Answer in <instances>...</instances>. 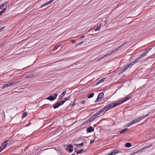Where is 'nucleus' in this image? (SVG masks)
<instances>
[{
    "label": "nucleus",
    "mask_w": 155,
    "mask_h": 155,
    "mask_svg": "<svg viewBox=\"0 0 155 155\" xmlns=\"http://www.w3.org/2000/svg\"><path fill=\"white\" fill-rule=\"evenodd\" d=\"M84 41H81V42L80 43L78 44H77L76 45V46H77V45H81V44H83V43Z\"/></svg>",
    "instance_id": "c9c22d12"
},
{
    "label": "nucleus",
    "mask_w": 155,
    "mask_h": 155,
    "mask_svg": "<svg viewBox=\"0 0 155 155\" xmlns=\"http://www.w3.org/2000/svg\"><path fill=\"white\" fill-rule=\"evenodd\" d=\"M67 98L68 100H69L71 98L70 96H69L68 97H67Z\"/></svg>",
    "instance_id": "c03bdc74"
},
{
    "label": "nucleus",
    "mask_w": 155,
    "mask_h": 155,
    "mask_svg": "<svg viewBox=\"0 0 155 155\" xmlns=\"http://www.w3.org/2000/svg\"><path fill=\"white\" fill-rule=\"evenodd\" d=\"M3 149H3V148H1V146L0 147V152H1Z\"/></svg>",
    "instance_id": "ea45409f"
},
{
    "label": "nucleus",
    "mask_w": 155,
    "mask_h": 155,
    "mask_svg": "<svg viewBox=\"0 0 155 155\" xmlns=\"http://www.w3.org/2000/svg\"><path fill=\"white\" fill-rule=\"evenodd\" d=\"M8 2H6L4 3H3V4H2V5L3 6V7H4L5 6H7L8 3Z\"/></svg>",
    "instance_id": "c85d7f7f"
},
{
    "label": "nucleus",
    "mask_w": 155,
    "mask_h": 155,
    "mask_svg": "<svg viewBox=\"0 0 155 155\" xmlns=\"http://www.w3.org/2000/svg\"><path fill=\"white\" fill-rule=\"evenodd\" d=\"M35 76V75H34V74H30L26 76L25 77V78H31Z\"/></svg>",
    "instance_id": "2eb2a0df"
},
{
    "label": "nucleus",
    "mask_w": 155,
    "mask_h": 155,
    "mask_svg": "<svg viewBox=\"0 0 155 155\" xmlns=\"http://www.w3.org/2000/svg\"><path fill=\"white\" fill-rule=\"evenodd\" d=\"M58 155H62V154H61V153L60 152V153H58Z\"/></svg>",
    "instance_id": "8fccbe9b"
},
{
    "label": "nucleus",
    "mask_w": 155,
    "mask_h": 155,
    "mask_svg": "<svg viewBox=\"0 0 155 155\" xmlns=\"http://www.w3.org/2000/svg\"><path fill=\"white\" fill-rule=\"evenodd\" d=\"M7 10V8L6 7L4 8L0 12V16L3 14V13L5 12Z\"/></svg>",
    "instance_id": "a211bd4d"
},
{
    "label": "nucleus",
    "mask_w": 155,
    "mask_h": 155,
    "mask_svg": "<svg viewBox=\"0 0 155 155\" xmlns=\"http://www.w3.org/2000/svg\"><path fill=\"white\" fill-rule=\"evenodd\" d=\"M117 49H114L113 50L111 51V52L108 53H107L105 54L104 56H102V57H100L99 59H98L97 60V61H100L103 59H104L107 57V56L110 55H111L112 53L114 52H115V51H117Z\"/></svg>",
    "instance_id": "f03ea898"
},
{
    "label": "nucleus",
    "mask_w": 155,
    "mask_h": 155,
    "mask_svg": "<svg viewBox=\"0 0 155 155\" xmlns=\"http://www.w3.org/2000/svg\"><path fill=\"white\" fill-rule=\"evenodd\" d=\"M19 82H20L19 81H17L16 82H12L11 83H9L8 84H5L2 86V89H4L5 87L11 86H12L14 84H16L18 83Z\"/></svg>",
    "instance_id": "7ed1b4c3"
},
{
    "label": "nucleus",
    "mask_w": 155,
    "mask_h": 155,
    "mask_svg": "<svg viewBox=\"0 0 155 155\" xmlns=\"http://www.w3.org/2000/svg\"><path fill=\"white\" fill-rule=\"evenodd\" d=\"M5 27H3L0 28V32L2 31L5 28Z\"/></svg>",
    "instance_id": "72a5a7b5"
},
{
    "label": "nucleus",
    "mask_w": 155,
    "mask_h": 155,
    "mask_svg": "<svg viewBox=\"0 0 155 155\" xmlns=\"http://www.w3.org/2000/svg\"><path fill=\"white\" fill-rule=\"evenodd\" d=\"M73 147L71 144L68 145L66 147L65 150L70 153L72 152L73 151Z\"/></svg>",
    "instance_id": "20e7f679"
},
{
    "label": "nucleus",
    "mask_w": 155,
    "mask_h": 155,
    "mask_svg": "<svg viewBox=\"0 0 155 155\" xmlns=\"http://www.w3.org/2000/svg\"><path fill=\"white\" fill-rule=\"evenodd\" d=\"M84 149H82L79 151H76L75 150V152L77 154H78L83 153L84 152Z\"/></svg>",
    "instance_id": "5701e85b"
},
{
    "label": "nucleus",
    "mask_w": 155,
    "mask_h": 155,
    "mask_svg": "<svg viewBox=\"0 0 155 155\" xmlns=\"http://www.w3.org/2000/svg\"><path fill=\"white\" fill-rule=\"evenodd\" d=\"M149 116V114H147L146 115H145L144 116H142L141 117H140L139 118H137V119H138V120L139 122L141 120H142L144 119V118H146L147 117H148Z\"/></svg>",
    "instance_id": "9b49d317"
},
{
    "label": "nucleus",
    "mask_w": 155,
    "mask_h": 155,
    "mask_svg": "<svg viewBox=\"0 0 155 155\" xmlns=\"http://www.w3.org/2000/svg\"><path fill=\"white\" fill-rule=\"evenodd\" d=\"M104 111L102 109L101 110H100L97 111L95 114L97 115V117L98 116L101 114H102Z\"/></svg>",
    "instance_id": "f3484780"
},
{
    "label": "nucleus",
    "mask_w": 155,
    "mask_h": 155,
    "mask_svg": "<svg viewBox=\"0 0 155 155\" xmlns=\"http://www.w3.org/2000/svg\"><path fill=\"white\" fill-rule=\"evenodd\" d=\"M58 103L60 105V106L63 104L62 103H61V101H59L58 102Z\"/></svg>",
    "instance_id": "79ce46f5"
},
{
    "label": "nucleus",
    "mask_w": 155,
    "mask_h": 155,
    "mask_svg": "<svg viewBox=\"0 0 155 155\" xmlns=\"http://www.w3.org/2000/svg\"><path fill=\"white\" fill-rule=\"evenodd\" d=\"M85 103V100H83L81 101V104H84Z\"/></svg>",
    "instance_id": "f704fd0d"
},
{
    "label": "nucleus",
    "mask_w": 155,
    "mask_h": 155,
    "mask_svg": "<svg viewBox=\"0 0 155 155\" xmlns=\"http://www.w3.org/2000/svg\"><path fill=\"white\" fill-rule=\"evenodd\" d=\"M83 145L84 143H82L79 144H74V145L77 146V147H80L81 146H83Z\"/></svg>",
    "instance_id": "bb28decb"
},
{
    "label": "nucleus",
    "mask_w": 155,
    "mask_h": 155,
    "mask_svg": "<svg viewBox=\"0 0 155 155\" xmlns=\"http://www.w3.org/2000/svg\"><path fill=\"white\" fill-rule=\"evenodd\" d=\"M97 116L95 114L92 116L89 119V121H93L96 117H97Z\"/></svg>",
    "instance_id": "f8f14e48"
},
{
    "label": "nucleus",
    "mask_w": 155,
    "mask_h": 155,
    "mask_svg": "<svg viewBox=\"0 0 155 155\" xmlns=\"http://www.w3.org/2000/svg\"><path fill=\"white\" fill-rule=\"evenodd\" d=\"M151 146V145H150V146H146V147H143V148L141 149L140 150H143V149H147V148L150 147Z\"/></svg>",
    "instance_id": "2f4dec72"
},
{
    "label": "nucleus",
    "mask_w": 155,
    "mask_h": 155,
    "mask_svg": "<svg viewBox=\"0 0 155 155\" xmlns=\"http://www.w3.org/2000/svg\"><path fill=\"white\" fill-rule=\"evenodd\" d=\"M121 46H122V45H121V46L120 47H117L116 48H115L114 49H117V50L118 48H120Z\"/></svg>",
    "instance_id": "a18cd8bd"
},
{
    "label": "nucleus",
    "mask_w": 155,
    "mask_h": 155,
    "mask_svg": "<svg viewBox=\"0 0 155 155\" xmlns=\"http://www.w3.org/2000/svg\"><path fill=\"white\" fill-rule=\"evenodd\" d=\"M138 61H140V58H137L133 62L130 63H129L126 66L124 67V68L123 69V72L125 71L126 70H127L128 68H129L130 66H131L132 65L135 64Z\"/></svg>",
    "instance_id": "f257e3e1"
},
{
    "label": "nucleus",
    "mask_w": 155,
    "mask_h": 155,
    "mask_svg": "<svg viewBox=\"0 0 155 155\" xmlns=\"http://www.w3.org/2000/svg\"><path fill=\"white\" fill-rule=\"evenodd\" d=\"M101 26H97V28L95 29V31H97L99 30Z\"/></svg>",
    "instance_id": "c756f323"
},
{
    "label": "nucleus",
    "mask_w": 155,
    "mask_h": 155,
    "mask_svg": "<svg viewBox=\"0 0 155 155\" xmlns=\"http://www.w3.org/2000/svg\"><path fill=\"white\" fill-rule=\"evenodd\" d=\"M119 105L117 103H113L109 104L107 105L109 110L112 108L114 107Z\"/></svg>",
    "instance_id": "39448f33"
},
{
    "label": "nucleus",
    "mask_w": 155,
    "mask_h": 155,
    "mask_svg": "<svg viewBox=\"0 0 155 155\" xmlns=\"http://www.w3.org/2000/svg\"><path fill=\"white\" fill-rule=\"evenodd\" d=\"M61 45H62L61 44L60 45H58L57 46H56L54 48V50H55L57 49L58 48L61 46Z\"/></svg>",
    "instance_id": "7c9ffc66"
},
{
    "label": "nucleus",
    "mask_w": 155,
    "mask_h": 155,
    "mask_svg": "<svg viewBox=\"0 0 155 155\" xmlns=\"http://www.w3.org/2000/svg\"><path fill=\"white\" fill-rule=\"evenodd\" d=\"M54 95L55 96V97H54V99H55L58 96V94H54Z\"/></svg>",
    "instance_id": "e433bc0d"
},
{
    "label": "nucleus",
    "mask_w": 155,
    "mask_h": 155,
    "mask_svg": "<svg viewBox=\"0 0 155 155\" xmlns=\"http://www.w3.org/2000/svg\"><path fill=\"white\" fill-rule=\"evenodd\" d=\"M27 115V113L26 112H25L22 116V119H23L25 118Z\"/></svg>",
    "instance_id": "cd10ccee"
},
{
    "label": "nucleus",
    "mask_w": 155,
    "mask_h": 155,
    "mask_svg": "<svg viewBox=\"0 0 155 155\" xmlns=\"http://www.w3.org/2000/svg\"><path fill=\"white\" fill-rule=\"evenodd\" d=\"M85 37V36H81V37H80V39H82V38H83L84 37Z\"/></svg>",
    "instance_id": "49530a36"
},
{
    "label": "nucleus",
    "mask_w": 155,
    "mask_h": 155,
    "mask_svg": "<svg viewBox=\"0 0 155 155\" xmlns=\"http://www.w3.org/2000/svg\"><path fill=\"white\" fill-rule=\"evenodd\" d=\"M102 109L104 111L106 112L107 111L109 110L108 109V107L107 105H106L105 107H104L103 108H102Z\"/></svg>",
    "instance_id": "b1692460"
},
{
    "label": "nucleus",
    "mask_w": 155,
    "mask_h": 155,
    "mask_svg": "<svg viewBox=\"0 0 155 155\" xmlns=\"http://www.w3.org/2000/svg\"><path fill=\"white\" fill-rule=\"evenodd\" d=\"M77 150V149H74V150Z\"/></svg>",
    "instance_id": "3c124183"
},
{
    "label": "nucleus",
    "mask_w": 155,
    "mask_h": 155,
    "mask_svg": "<svg viewBox=\"0 0 155 155\" xmlns=\"http://www.w3.org/2000/svg\"><path fill=\"white\" fill-rule=\"evenodd\" d=\"M106 79V78H103L101 79L97 82V83L96 84V85H98L100 84V83L103 82Z\"/></svg>",
    "instance_id": "dca6fc26"
},
{
    "label": "nucleus",
    "mask_w": 155,
    "mask_h": 155,
    "mask_svg": "<svg viewBox=\"0 0 155 155\" xmlns=\"http://www.w3.org/2000/svg\"><path fill=\"white\" fill-rule=\"evenodd\" d=\"M128 130V128H125V129H123V130H122L120 132V133L122 134L125 133Z\"/></svg>",
    "instance_id": "4be33fe9"
},
{
    "label": "nucleus",
    "mask_w": 155,
    "mask_h": 155,
    "mask_svg": "<svg viewBox=\"0 0 155 155\" xmlns=\"http://www.w3.org/2000/svg\"><path fill=\"white\" fill-rule=\"evenodd\" d=\"M61 101V103H62V104H63L65 102V101H64V100H62Z\"/></svg>",
    "instance_id": "a19ab883"
},
{
    "label": "nucleus",
    "mask_w": 155,
    "mask_h": 155,
    "mask_svg": "<svg viewBox=\"0 0 155 155\" xmlns=\"http://www.w3.org/2000/svg\"><path fill=\"white\" fill-rule=\"evenodd\" d=\"M75 104L74 103H73L71 104V106L72 107H74L75 105Z\"/></svg>",
    "instance_id": "4c0bfd02"
},
{
    "label": "nucleus",
    "mask_w": 155,
    "mask_h": 155,
    "mask_svg": "<svg viewBox=\"0 0 155 155\" xmlns=\"http://www.w3.org/2000/svg\"><path fill=\"white\" fill-rule=\"evenodd\" d=\"M60 106V105L58 102L54 105L53 107L54 109H56L58 108Z\"/></svg>",
    "instance_id": "aec40b11"
},
{
    "label": "nucleus",
    "mask_w": 155,
    "mask_h": 155,
    "mask_svg": "<svg viewBox=\"0 0 155 155\" xmlns=\"http://www.w3.org/2000/svg\"><path fill=\"white\" fill-rule=\"evenodd\" d=\"M132 124H131V122H129V123H128L127 124V126H130L132 125Z\"/></svg>",
    "instance_id": "473e14b6"
},
{
    "label": "nucleus",
    "mask_w": 155,
    "mask_h": 155,
    "mask_svg": "<svg viewBox=\"0 0 155 155\" xmlns=\"http://www.w3.org/2000/svg\"><path fill=\"white\" fill-rule=\"evenodd\" d=\"M31 124V123H29L27 125V126H29Z\"/></svg>",
    "instance_id": "09e8293b"
},
{
    "label": "nucleus",
    "mask_w": 155,
    "mask_h": 155,
    "mask_svg": "<svg viewBox=\"0 0 155 155\" xmlns=\"http://www.w3.org/2000/svg\"><path fill=\"white\" fill-rule=\"evenodd\" d=\"M130 122L131 123V124L132 125L133 124H135V123H137V122H139V121H138V119H137V118L136 119L133 120L132 121Z\"/></svg>",
    "instance_id": "412c9836"
},
{
    "label": "nucleus",
    "mask_w": 155,
    "mask_h": 155,
    "mask_svg": "<svg viewBox=\"0 0 155 155\" xmlns=\"http://www.w3.org/2000/svg\"><path fill=\"white\" fill-rule=\"evenodd\" d=\"M66 92H67V91H66L63 92L62 93V94L60 95V96L59 99H62L63 98V97H64V96L66 94Z\"/></svg>",
    "instance_id": "6ab92c4d"
},
{
    "label": "nucleus",
    "mask_w": 155,
    "mask_h": 155,
    "mask_svg": "<svg viewBox=\"0 0 155 155\" xmlns=\"http://www.w3.org/2000/svg\"><path fill=\"white\" fill-rule=\"evenodd\" d=\"M54 0H50V1L46 2L45 3L43 4L42 6H41V7H42L44 6H47L48 5L50 4L53 2Z\"/></svg>",
    "instance_id": "9d476101"
},
{
    "label": "nucleus",
    "mask_w": 155,
    "mask_h": 155,
    "mask_svg": "<svg viewBox=\"0 0 155 155\" xmlns=\"http://www.w3.org/2000/svg\"><path fill=\"white\" fill-rule=\"evenodd\" d=\"M68 100L67 97L65 98H64V101H65V102L66 101Z\"/></svg>",
    "instance_id": "de8ad7c7"
},
{
    "label": "nucleus",
    "mask_w": 155,
    "mask_h": 155,
    "mask_svg": "<svg viewBox=\"0 0 155 155\" xmlns=\"http://www.w3.org/2000/svg\"><path fill=\"white\" fill-rule=\"evenodd\" d=\"M94 93H92L88 96L87 98H91L92 97H93V96H94Z\"/></svg>",
    "instance_id": "a878e982"
},
{
    "label": "nucleus",
    "mask_w": 155,
    "mask_h": 155,
    "mask_svg": "<svg viewBox=\"0 0 155 155\" xmlns=\"http://www.w3.org/2000/svg\"><path fill=\"white\" fill-rule=\"evenodd\" d=\"M94 130L93 128L92 127L90 126L87 129V131L88 132L91 133L93 132Z\"/></svg>",
    "instance_id": "ddd939ff"
},
{
    "label": "nucleus",
    "mask_w": 155,
    "mask_h": 155,
    "mask_svg": "<svg viewBox=\"0 0 155 155\" xmlns=\"http://www.w3.org/2000/svg\"><path fill=\"white\" fill-rule=\"evenodd\" d=\"M72 155H75V154H73Z\"/></svg>",
    "instance_id": "603ef678"
},
{
    "label": "nucleus",
    "mask_w": 155,
    "mask_h": 155,
    "mask_svg": "<svg viewBox=\"0 0 155 155\" xmlns=\"http://www.w3.org/2000/svg\"><path fill=\"white\" fill-rule=\"evenodd\" d=\"M46 99L49 100L50 101H52L55 100L54 97L52 95H50L47 98H46Z\"/></svg>",
    "instance_id": "4468645a"
},
{
    "label": "nucleus",
    "mask_w": 155,
    "mask_h": 155,
    "mask_svg": "<svg viewBox=\"0 0 155 155\" xmlns=\"http://www.w3.org/2000/svg\"><path fill=\"white\" fill-rule=\"evenodd\" d=\"M71 41V42L73 43H75V41L74 40H72Z\"/></svg>",
    "instance_id": "37998d69"
},
{
    "label": "nucleus",
    "mask_w": 155,
    "mask_h": 155,
    "mask_svg": "<svg viewBox=\"0 0 155 155\" xmlns=\"http://www.w3.org/2000/svg\"><path fill=\"white\" fill-rule=\"evenodd\" d=\"M151 49V48H149L148 50H146L145 51L143 52L140 55V57H139L140 59L141 58L144 57L146 55V54L148 53V52Z\"/></svg>",
    "instance_id": "6e6552de"
},
{
    "label": "nucleus",
    "mask_w": 155,
    "mask_h": 155,
    "mask_svg": "<svg viewBox=\"0 0 155 155\" xmlns=\"http://www.w3.org/2000/svg\"><path fill=\"white\" fill-rule=\"evenodd\" d=\"M104 94L103 92L100 93L98 95L96 100V101H99L101 100L104 97Z\"/></svg>",
    "instance_id": "423d86ee"
},
{
    "label": "nucleus",
    "mask_w": 155,
    "mask_h": 155,
    "mask_svg": "<svg viewBox=\"0 0 155 155\" xmlns=\"http://www.w3.org/2000/svg\"><path fill=\"white\" fill-rule=\"evenodd\" d=\"M4 7H3V6L2 5H0V10L2 9Z\"/></svg>",
    "instance_id": "58836bf2"
},
{
    "label": "nucleus",
    "mask_w": 155,
    "mask_h": 155,
    "mask_svg": "<svg viewBox=\"0 0 155 155\" xmlns=\"http://www.w3.org/2000/svg\"><path fill=\"white\" fill-rule=\"evenodd\" d=\"M125 146L127 147H130L131 146V144L130 143H127L125 145Z\"/></svg>",
    "instance_id": "393cba45"
},
{
    "label": "nucleus",
    "mask_w": 155,
    "mask_h": 155,
    "mask_svg": "<svg viewBox=\"0 0 155 155\" xmlns=\"http://www.w3.org/2000/svg\"><path fill=\"white\" fill-rule=\"evenodd\" d=\"M8 141V140H6L2 143L1 146V148H3V149L5 148L7 145Z\"/></svg>",
    "instance_id": "1a4fd4ad"
},
{
    "label": "nucleus",
    "mask_w": 155,
    "mask_h": 155,
    "mask_svg": "<svg viewBox=\"0 0 155 155\" xmlns=\"http://www.w3.org/2000/svg\"><path fill=\"white\" fill-rule=\"evenodd\" d=\"M130 98V97H125L124 99H123L122 101H120L119 102L117 103L118 105H120V104H121L124 102L127 101L128 100H129Z\"/></svg>",
    "instance_id": "0eeeda50"
}]
</instances>
